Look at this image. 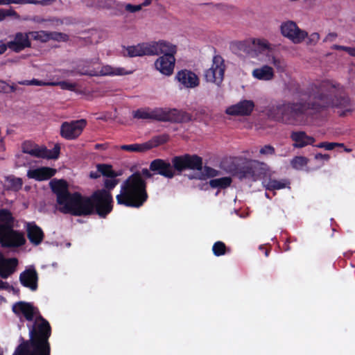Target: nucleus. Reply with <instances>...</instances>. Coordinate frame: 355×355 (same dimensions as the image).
<instances>
[{
	"label": "nucleus",
	"instance_id": "9d476101",
	"mask_svg": "<svg viewBox=\"0 0 355 355\" xmlns=\"http://www.w3.org/2000/svg\"><path fill=\"white\" fill-rule=\"evenodd\" d=\"M60 146L56 144L52 150L39 146L31 141H26L22 145V153L35 157L57 159L60 154Z\"/></svg>",
	"mask_w": 355,
	"mask_h": 355
},
{
	"label": "nucleus",
	"instance_id": "7c9ffc66",
	"mask_svg": "<svg viewBox=\"0 0 355 355\" xmlns=\"http://www.w3.org/2000/svg\"><path fill=\"white\" fill-rule=\"evenodd\" d=\"M123 54L131 58L147 55L146 42L126 47Z\"/></svg>",
	"mask_w": 355,
	"mask_h": 355
},
{
	"label": "nucleus",
	"instance_id": "864d4df0",
	"mask_svg": "<svg viewBox=\"0 0 355 355\" xmlns=\"http://www.w3.org/2000/svg\"><path fill=\"white\" fill-rule=\"evenodd\" d=\"M26 0H0V6L1 5H9L11 3H17L19 4L21 2H26Z\"/></svg>",
	"mask_w": 355,
	"mask_h": 355
},
{
	"label": "nucleus",
	"instance_id": "a19ab883",
	"mask_svg": "<svg viewBox=\"0 0 355 355\" xmlns=\"http://www.w3.org/2000/svg\"><path fill=\"white\" fill-rule=\"evenodd\" d=\"M159 41L146 42L147 55H159Z\"/></svg>",
	"mask_w": 355,
	"mask_h": 355
},
{
	"label": "nucleus",
	"instance_id": "a878e982",
	"mask_svg": "<svg viewBox=\"0 0 355 355\" xmlns=\"http://www.w3.org/2000/svg\"><path fill=\"white\" fill-rule=\"evenodd\" d=\"M18 261L15 258L6 259L0 253V276L7 278L12 274L17 266Z\"/></svg>",
	"mask_w": 355,
	"mask_h": 355
},
{
	"label": "nucleus",
	"instance_id": "b1692460",
	"mask_svg": "<svg viewBox=\"0 0 355 355\" xmlns=\"http://www.w3.org/2000/svg\"><path fill=\"white\" fill-rule=\"evenodd\" d=\"M291 139L293 141V146L296 148H302L309 145H313L315 139L309 136L304 131H293L291 133Z\"/></svg>",
	"mask_w": 355,
	"mask_h": 355
},
{
	"label": "nucleus",
	"instance_id": "6e6d98bb",
	"mask_svg": "<svg viewBox=\"0 0 355 355\" xmlns=\"http://www.w3.org/2000/svg\"><path fill=\"white\" fill-rule=\"evenodd\" d=\"M337 37L336 33H329L324 39V42H333Z\"/></svg>",
	"mask_w": 355,
	"mask_h": 355
},
{
	"label": "nucleus",
	"instance_id": "412c9836",
	"mask_svg": "<svg viewBox=\"0 0 355 355\" xmlns=\"http://www.w3.org/2000/svg\"><path fill=\"white\" fill-rule=\"evenodd\" d=\"M262 184L266 190L275 191L289 188L290 182L286 179H275L267 171L263 177Z\"/></svg>",
	"mask_w": 355,
	"mask_h": 355
},
{
	"label": "nucleus",
	"instance_id": "4468645a",
	"mask_svg": "<svg viewBox=\"0 0 355 355\" xmlns=\"http://www.w3.org/2000/svg\"><path fill=\"white\" fill-rule=\"evenodd\" d=\"M172 163L175 169L182 171L185 169L201 170L202 166V159L197 155H186L180 157H175L173 159Z\"/></svg>",
	"mask_w": 355,
	"mask_h": 355
},
{
	"label": "nucleus",
	"instance_id": "c85d7f7f",
	"mask_svg": "<svg viewBox=\"0 0 355 355\" xmlns=\"http://www.w3.org/2000/svg\"><path fill=\"white\" fill-rule=\"evenodd\" d=\"M252 76L255 79L259 80L269 81L273 79L275 73L273 69L268 65H263L261 67L254 69L252 72Z\"/></svg>",
	"mask_w": 355,
	"mask_h": 355
},
{
	"label": "nucleus",
	"instance_id": "3c124183",
	"mask_svg": "<svg viewBox=\"0 0 355 355\" xmlns=\"http://www.w3.org/2000/svg\"><path fill=\"white\" fill-rule=\"evenodd\" d=\"M204 172L207 176L213 178L218 175V171L210 167H205Z\"/></svg>",
	"mask_w": 355,
	"mask_h": 355
},
{
	"label": "nucleus",
	"instance_id": "1a4fd4ad",
	"mask_svg": "<svg viewBox=\"0 0 355 355\" xmlns=\"http://www.w3.org/2000/svg\"><path fill=\"white\" fill-rule=\"evenodd\" d=\"M225 71V65L223 58L220 55H215L210 67L205 71V79L208 83L220 86L224 79Z\"/></svg>",
	"mask_w": 355,
	"mask_h": 355
},
{
	"label": "nucleus",
	"instance_id": "5701e85b",
	"mask_svg": "<svg viewBox=\"0 0 355 355\" xmlns=\"http://www.w3.org/2000/svg\"><path fill=\"white\" fill-rule=\"evenodd\" d=\"M150 169L155 173L168 178L174 176L175 173L173 166L169 162L162 159H155L150 165Z\"/></svg>",
	"mask_w": 355,
	"mask_h": 355
},
{
	"label": "nucleus",
	"instance_id": "393cba45",
	"mask_svg": "<svg viewBox=\"0 0 355 355\" xmlns=\"http://www.w3.org/2000/svg\"><path fill=\"white\" fill-rule=\"evenodd\" d=\"M24 227L30 241L36 245H39L44 238V233L42 229L34 222H26Z\"/></svg>",
	"mask_w": 355,
	"mask_h": 355
},
{
	"label": "nucleus",
	"instance_id": "f8f14e48",
	"mask_svg": "<svg viewBox=\"0 0 355 355\" xmlns=\"http://www.w3.org/2000/svg\"><path fill=\"white\" fill-rule=\"evenodd\" d=\"M281 33L284 37L291 40L293 44H301L308 37V33L300 28L295 22L286 21L280 26Z\"/></svg>",
	"mask_w": 355,
	"mask_h": 355
},
{
	"label": "nucleus",
	"instance_id": "72a5a7b5",
	"mask_svg": "<svg viewBox=\"0 0 355 355\" xmlns=\"http://www.w3.org/2000/svg\"><path fill=\"white\" fill-rule=\"evenodd\" d=\"M159 55H175L177 51L175 45L166 40H159Z\"/></svg>",
	"mask_w": 355,
	"mask_h": 355
},
{
	"label": "nucleus",
	"instance_id": "79ce46f5",
	"mask_svg": "<svg viewBox=\"0 0 355 355\" xmlns=\"http://www.w3.org/2000/svg\"><path fill=\"white\" fill-rule=\"evenodd\" d=\"M59 85L61 89L69 91H74L76 84L69 81L51 82V86Z\"/></svg>",
	"mask_w": 355,
	"mask_h": 355
},
{
	"label": "nucleus",
	"instance_id": "2eb2a0df",
	"mask_svg": "<svg viewBox=\"0 0 355 355\" xmlns=\"http://www.w3.org/2000/svg\"><path fill=\"white\" fill-rule=\"evenodd\" d=\"M86 124L85 119L64 122L60 127V135L66 139H75L80 135Z\"/></svg>",
	"mask_w": 355,
	"mask_h": 355
},
{
	"label": "nucleus",
	"instance_id": "8fccbe9b",
	"mask_svg": "<svg viewBox=\"0 0 355 355\" xmlns=\"http://www.w3.org/2000/svg\"><path fill=\"white\" fill-rule=\"evenodd\" d=\"M26 2H21L19 4H26V3H31V4H40L42 6H49L53 3L55 0H41V1H37V0H26Z\"/></svg>",
	"mask_w": 355,
	"mask_h": 355
},
{
	"label": "nucleus",
	"instance_id": "69168bd1",
	"mask_svg": "<svg viewBox=\"0 0 355 355\" xmlns=\"http://www.w3.org/2000/svg\"><path fill=\"white\" fill-rule=\"evenodd\" d=\"M350 55L355 57V47L352 48V51Z\"/></svg>",
	"mask_w": 355,
	"mask_h": 355
},
{
	"label": "nucleus",
	"instance_id": "e433bc0d",
	"mask_svg": "<svg viewBox=\"0 0 355 355\" xmlns=\"http://www.w3.org/2000/svg\"><path fill=\"white\" fill-rule=\"evenodd\" d=\"M28 33L29 37L31 36L34 40L40 41L42 42H46L52 37L51 34L44 31H30Z\"/></svg>",
	"mask_w": 355,
	"mask_h": 355
},
{
	"label": "nucleus",
	"instance_id": "ea45409f",
	"mask_svg": "<svg viewBox=\"0 0 355 355\" xmlns=\"http://www.w3.org/2000/svg\"><path fill=\"white\" fill-rule=\"evenodd\" d=\"M212 251L216 257L224 255L226 252V245L222 241H217L213 245Z\"/></svg>",
	"mask_w": 355,
	"mask_h": 355
},
{
	"label": "nucleus",
	"instance_id": "4be33fe9",
	"mask_svg": "<svg viewBox=\"0 0 355 355\" xmlns=\"http://www.w3.org/2000/svg\"><path fill=\"white\" fill-rule=\"evenodd\" d=\"M254 107L253 101L243 100L227 107L226 113L229 115H249L252 112Z\"/></svg>",
	"mask_w": 355,
	"mask_h": 355
},
{
	"label": "nucleus",
	"instance_id": "5fc2aeb1",
	"mask_svg": "<svg viewBox=\"0 0 355 355\" xmlns=\"http://www.w3.org/2000/svg\"><path fill=\"white\" fill-rule=\"evenodd\" d=\"M320 39V35L318 33H313L309 37L310 44H315Z\"/></svg>",
	"mask_w": 355,
	"mask_h": 355
},
{
	"label": "nucleus",
	"instance_id": "4d7b16f0",
	"mask_svg": "<svg viewBox=\"0 0 355 355\" xmlns=\"http://www.w3.org/2000/svg\"><path fill=\"white\" fill-rule=\"evenodd\" d=\"M330 157L329 155L327 154H321V153H318L315 155V159H322L324 161H328Z\"/></svg>",
	"mask_w": 355,
	"mask_h": 355
},
{
	"label": "nucleus",
	"instance_id": "bf43d9fd",
	"mask_svg": "<svg viewBox=\"0 0 355 355\" xmlns=\"http://www.w3.org/2000/svg\"><path fill=\"white\" fill-rule=\"evenodd\" d=\"M152 3V0H144L140 5L143 7L148 6Z\"/></svg>",
	"mask_w": 355,
	"mask_h": 355
},
{
	"label": "nucleus",
	"instance_id": "603ef678",
	"mask_svg": "<svg viewBox=\"0 0 355 355\" xmlns=\"http://www.w3.org/2000/svg\"><path fill=\"white\" fill-rule=\"evenodd\" d=\"M31 85H37V86H46V85H51V82H46L42 80H39L37 79H32L31 80Z\"/></svg>",
	"mask_w": 355,
	"mask_h": 355
},
{
	"label": "nucleus",
	"instance_id": "f704fd0d",
	"mask_svg": "<svg viewBox=\"0 0 355 355\" xmlns=\"http://www.w3.org/2000/svg\"><path fill=\"white\" fill-rule=\"evenodd\" d=\"M120 148L123 150L129 152L144 153L149 150V145L146 143L142 144H132L129 145H123Z\"/></svg>",
	"mask_w": 355,
	"mask_h": 355
},
{
	"label": "nucleus",
	"instance_id": "aec40b11",
	"mask_svg": "<svg viewBox=\"0 0 355 355\" xmlns=\"http://www.w3.org/2000/svg\"><path fill=\"white\" fill-rule=\"evenodd\" d=\"M19 281L21 284L32 291H35L37 288L38 276L33 266L27 268L19 275Z\"/></svg>",
	"mask_w": 355,
	"mask_h": 355
},
{
	"label": "nucleus",
	"instance_id": "a18cd8bd",
	"mask_svg": "<svg viewBox=\"0 0 355 355\" xmlns=\"http://www.w3.org/2000/svg\"><path fill=\"white\" fill-rule=\"evenodd\" d=\"M317 148H324L327 150H331L336 146L344 147V144L335 142H321L315 146Z\"/></svg>",
	"mask_w": 355,
	"mask_h": 355
},
{
	"label": "nucleus",
	"instance_id": "ddd939ff",
	"mask_svg": "<svg viewBox=\"0 0 355 355\" xmlns=\"http://www.w3.org/2000/svg\"><path fill=\"white\" fill-rule=\"evenodd\" d=\"M26 239L24 234L13 230L12 227L7 229L0 225V243L6 247H18L24 245Z\"/></svg>",
	"mask_w": 355,
	"mask_h": 355
},
{
	"label": "nucleus",
	"instance_id": "6ab92c4d",
	"mask_svg": "<svg viewBox=\"0 0 355 355\" xmlns=\"http://www.w3.org/2000/svg\"><path fill=\"white\" fill-rule=\"evenodd\" d=\"M175 62L174 55H162L155 62V67L162 74L169 76L173 73Z\"/></svg>",
	"mask_w": 355,
	"mask_h": 355
},
{
	"label": "nucleus",
	"instance_id": "423d86ee",
	"mask_svg": "<svg viewBox=\"0 0 355 355\" xmlns=\"http://www.w3.org/2000/svg\"><path fill=\"white\" fill-rule=\"evenodd\" d=\"M304 114H310L309 101L306 103H278L271 105L268 110L270 118L288 124H297V118Z\"/></svg>",
	"mask_w": 355,
	"mask_h": 355
},
{
	"label": "nucleus",
	"instance_id": "2f4dec72",
	"mask_svg": "<svg viewBox=\"0 0 355 355\" xmlns=\"http://www.w3.org/2000/svg\"><path fill=\"white\" fill-rule=\"evenodd\" d=\"M22 180L13 175H8L5 178L3 187L7 190L18 191L22 187Z\"/></svg>",
	"mask_w": 355,
	"mask_h": 355
},
{
	"label": "nucleus",
	"instance_id": "7ed1b4c3",
	"mask_svg": "<svg viewBox=\"0 0 355 355\" xmlns=\"http://www.w3.org/2000/svg\"><path fill=\"white\" fill-rule=\"evenodd\" d=\"M340 90L339 85H336L330 80H324L312 86L307 96L305 95L302 100L309 101L310 114L329 107H334L339 109L340 115H345L351 112L354 107L348 97L338 96Z\"/></svg>",
	"mask_w": 355,
	"mask_h": 355
},
{
	"label": "nucleus",
	"instance_id": "338daca9",
	"mask_svg": "<svg viewBox=\"0 0 355 355\" xmlns=\"http://www.w3.org/2000/svg\"><path fill=\"white\" fill-rule=\"evenodd\" d=\"M344 150H345V152H347V153H349V152H351V151H352V150H351L350 148H344Z\"/></svg>",
	"mask_w": 355,
	"mask_h": 355
},
{
	"label": "nucleus",
	"instance_id": "f3484780",
	"mask_svg": "<svg viewBox=\"0 0 355 355\" xmlns=\"http://www.w3.org/2000/svg\"><path fill=\"white\" fill-rule=\"evenodd\" d=\"M175 80L181 88L193 89L200 84L198 76L194 72L187 69L179 71L175 75Z\"/></svg>",
	"mask_w": 355,
	"mask_h": 355
},
{
	"label": "nucleus",
	"instance_id": "13d9d810",
	"mask_svg": "<svg viewBox=\"0 0 355 355\" xmlns=\"http://www.w3.org/2000/svg\"><path fill=\"white\" fill-rule=\"evenodd\" d=\"M8 49H9L8 42L7 43H1L0 44V54L4 53Z\"/></svg>",
	"mask_w": 355,
	"mask_h": 355
},
{
	"label": "nucleus",
	"instance_id": "e2e57ef3",
	"mask_svg": "<svg viewBox=\"0 0 355 355\" xmlns=\"http://www.w3.org/2000/svg\"><path fill=\"white\" fill-rule=\"evenodd\" d=\"M352 48H353V47L345 46V48H344V50H343V51H346V52H347L349 55H351V53H352Z\"/></svg>",
	"mask_w": 355,
	"mask_h": 355
},
{
	"label": "nucleus",
	"instance_id": "bb28decb",
	"mask_svg": "<svg viewBox=\"0 0 355 355\" xmlns=\"http://www.w3.org/2000/svg\"><path fill=\"white\" fill-rule=\"evenodd\" d=\"M56 170L50 167H40L33 169H29L27 172V176L29 178L37 181L46 180L53 177Z\"/></svg>",
	"mask_w": 355,
	"mask_h": 355
},
{
	"label": "nucleus",
	"instance_id": "cd10ccee",
	"mask_svg": "<svg viewBox=\"0 0 355 355\" xmlns=\"http://www.w3.org/2000/svg\"><path fill=\"white\" fill-rule=\"evenodd\" d=\"M98 170L101 173L107 177L104 181L106 189L111 190L117 185L119 180L116 179V174L110 166L107 165H98Z\"/></svg>",
	"mask_w": 355,
	"mask_h": 355
},
{
	"label": "nucleus",
	"instance_id": "052dcab7",
	"mask_svg": "<svg viewBox=\"0 0 355 355\" xmlns=\"http://www.w3.org/2000/svg\"><path fill=\"white\" fill-rule=\"evenodd\" d=\"M18 83H19V85H31V80H23V81H19Z\"/></svg>",
	"mask_w": 355,
	"mask_h": 355
},
{
	"label": "nucleus",
	"instance_id": "09e8293b",
	"mask_svg": "<svg viewBox=\"0 0 355 355\" xmlns=\"http://www.w3.org/2000/svg\"><path fill=\"white\" fill-rule=\"evenodd\" d=\"M29 164V162L27 159V155L21 153V154L17 155L16 158V165L17 166H21Z\"/></svg>",
	"mask_w": 355,
	"mask_h": 355
},
{
	"label": "nucleus",
	"instance_id": "39448f33",
	"mask_svg": "<svg viewBox=\"0 0 355 355\" xmlns=\"http://www.w3.org/2000/svg\"><path fill=\"white\" fill-rule=\"evenodd\" d=\"M231 51L236 55L243 53L263 62L268 60L272 48L264 38L250 37L242 41H234L230 44Z\"/></svg>",
	"mask_w": 355,
	"mask_h": 355
},
{
	"label": "nucleus",
	"instance_id": "58836bf2",
	"mask_svg": "<svg viewBox=\"0 0 355 355\" xmlns=\"http://www.w3.org/2000/svg\"><path fill=\"white\" fill-rule=\"evenodd\" d=\"M168 139V137L166 135H162L157 137H155L151 140L145 142L146 144L149 145V150L155 148L160 144L166 143Z\"/></svg>",
	"mask_w": 355,
	"mask_h": 355
},
{
	"label": "nucleus",
	"instance_id": "c9c22d12",
	"mask_svg": "<svg viewBox=\"0 0 355 355\" xmlns=\"http://www.w3.org/2000/svg\"><path fill=\"white\" fill-rule=\"evenodd\" d=\"M232 183L230 177H223L220 178L213 179L209 181V184L212 188L225 189L229 187Z\"/></svg>",
	"mask_w": 355,
	"mask_h": 355
},
{
	"label": "nucleus",
	"instance_id": "680f3d73",
	"mask_svg": "<svg viewBox=\"0 0 355 355\" xmlns=\"http://www.w3.org/2000/svg\"><path fill=\"white\" fill-rule=\"evenodd\" d=\"M344 48H345V46H340V45H334L332 46V49H336V50H344Z\"/></svg>",
	"mask_w": 355,
	"mask_h": 355
},
{
	"label": "nucleus",
	"instance_id": "774afa93",
	"mask_svg": "<svg viewBox=\"0 0 355 355\" xmlns=\"http://www.w3.org/2000/svg\"><path fill=\"white\" fill-rule=\"evenodd\" d=\"M58 35L59 36V37H60V39H64V37H65V35H62V34H60V33H59Z\"/></svg>",
	"mask_w": 355,
	"mask_h": 355
},
{
	"label": "nucleus",
	"instance_id": "0e129e2a",
	"mask_svg": "<svg viewBox=\"0 0 355 355\" xmlns=\"http://www.w3.org/2000/svg\"><path fill=\"white\" fill-rule=\"evenodd\" d=\"M90 177H91L92 178H97L98 177V175L97 173H92H92H90Z\"/></svg>",
	"mask_w": 355,
	"mask_h": 355
},
{
	"label": "nucleus",
	"instance_id": "f257e3e1",
	"mask_svg": "<svg viewBox=\"0 0 355 355\" xmlns=\"http://www.w3.org/2000/svg\"><path fill=\"white\" fill-rule=\"evenodd\" d=\"M50 186L57 198V209L62 213L74 216L87 215L95 209L101 217H105L112 210L113 199L110 191L98 190L91 198L75 192L71 193L62 180H53Z\"/></svg>",
	"mask_w": 355,
	"mask_h": 355
},
{
	"label": "nucleus",
	"instance_id": "6e6552de",
	"mask_svg": "<svg viewBox=\"0 0 355 355\" xmlns=\"http://www.w3.org/2000/svg\"><path fill=\"white\" fill-rule=\"evenodd\" d=\"M268 166L266 164L256 160H252L244 165L239 171V177L241 180L245 179L249 181L256 182L264 176Z\"/></svg>",
	"mask_w": 355,
	"mask_h": 355
},
{
	"label": "nucleus",
	"instance_id": "c756f323",
	"mask_svg": "<svg viewBox=\"0 0 355 355\" xmlns=\"http://www.w3.org/2000/svg\"><path fill=\"white\" fill-rule=\"evenodd\" d=\"M133 116L141 119H155L159 121L160 108L156 109H139L133 112Z\"/></svg>",
	"mask_w": 355,
	"mask_h": 355
},
{
	"label": "nucleus",
	"instance_id": "dca6fc26",
	"mask_svg": "<svg viewBox=\"0 0 355 355\" xmlns=\"http://www.w3.org/2000/svg\"><path fill=\"white\" fill-rule=\"evenodd\" d=\"M191 120V116L189 113L177 109L160 108L159 121H170L173 123H185Z\"/></svg>",
	"mask_w": 355,
	"mask_h": 355
},
{
	"label": "nucleus",
	"instance_id": "20e7f679",
	"mask_svg": "<svg viewBox=\"0 0 355 355\" xmlns=\"http://www.w3.org/2000/svg\"><path fill=\"white\" fill-rule=\"evenodd\" d=\"M150 177L148 168L133 173L121 184L120 193L116 196L117 203L136 208L142 206L148 199L146 180Z\"/></svg>",
	"mask_w": 355,
	"mask_h": 355
},
{
	"label": "nucleus",
	"instance_id": "0eeeda50",
	"mask_svg": "<svg viewBox=\"0 0 355 355\" xmlns=\"http://www.w3.org/2000/svg\"><path fill=\"white\" fill-rule=\"evenodd\" d=\"M99 58L96 57L90 60L81 61L75 71H71V74L88 75L91 76H114L130 74L131 71H128L123 67H112L111 65H103L100 69L92 68V65L98 64Z\"/></svg>",
	"mask_w": 355,
	"mask_h": 355
},
{
	"label": "nucleus",
	"instance_id": "c03bdc74",
	"mask_svg": "<svg viewBox=\"0 0 355 355\" xmlns=\"http://www.w3.org/2000/svg\"><path fill=\"white\" fill-rule=\"evenodd\" d=\"M263 62H269L272 64L277 69L279 70H284L285 64L284 63L279 59L275 58L272 55V53L270 54V58H268V60L264 61Z\"/></svg>",
	"mask_w": 355,
	"mask_h": 355
},
{
	"label": "nucleus",
	"instance_id": "de8ad7c7",
	"mask_svg": "<svg viewBox=\"0 0 355 355\" xmlns=\"http://www.w3.org/2000/svg\"><path fill=\"white\" fill-rule=\"evenodd\" d=\"M275 153V150L274 147L270 145H266L259 150L260 155L263 156L272 155Z\"/></svg>",
	"mask_w": 355,
	"mask_h": 355
},
{
	"label": "nucleus",
	"instance_id": "a211bd4d",
	"mask_svg": "<svg viewBox=\"0 0 355 355\" xmlns=\"http://www.w3.org/2000/svg\"><path fill=\"white\" fill-rule=\"evenodd\" d=\"M8 41L9 49L19 53L26 48L31 46V41L28 33L17 32L14 35L10 36Z\"/></svg>",
	"mask_w": 355,
	"mask_h": 355
},
{
	"label": "nucleus",
	"instance_id": "9b49d317",
	"mask_svg": "<svg viewBox=\"0 0 355 355\" xmlns=\"http://www.w3.org/2000/svg\"><path fill=\"white\" fill-rule=\"evenodd\" d=\"M85 3L89 6H96L102 8L114 9L119 12L125 10L129 13H135L142 9L140 4L132 5L130 3H123L117 2L114 0H84Z\"/></svg>",
	"mask_w": 355,
	"mask_h": 355
},
{
	"label": "nucleus",
	"instance_id": "37998d69",
	"mask_svg": "<svg viewBox=\"0 0 355 355\" xmlns=\"http://www.w3.org/2000/svg\"><path fill=\"white\" fill-rule=\"evenodd\" d=\"M14 17L16 19L19 18V15L12 8L0 9V21H2L6 17Z\"/></svg>",
	"mask_w": 355,
	"mask_h": 355
},
{
	"label": "nucleus",
	"instance_id": "49530a36",
	"mask_svg": "<svg viewBox=\"0 0 355 355\" xmlns=\"http://www.w3.org/2000/svg\"><path fill=\"white\" fill-rule=\"evenodd\" d=\"M16 90L14 85H10L4 80H0V92L9 93Z\"/></svg>",
	"mask_w": 355,
	"mask_h": 355
},
{
	"label": "nucleus",
	"instance_id": "4c0bfd02",
	"mask_svg": "<svg viewBox=\"0 0 355 355\" xmlns=\"http://www.w3.org/2000/svg\"><path fill=\"white\" fill-rule=\"evenodd\" d=\"M308 159L303 156H296L291 162V164L296 170H302L306 166Z\"/></svg>",
	"mask_w": 355,
	"mask_h": 355
},
{
	"label": "nucleus",
	"instance_id": "f03ea898",
	"mask_svg": "<svg viewBox=\"0 0 355 355\" xmlns=\"http://www.w3.org/2000/svg\"><path fill=\"white\" fill-rule=\"evenodd\" d=\"M13 311L20 318L33 323L28 324L29 340L24 341L17 347L13 355H50L51 348L48 341L51 336L49 323L38 315L37 309L31 304L24 302L15 303Z\"/></svg>",
	"mask_w": 355,
	"mask_h": 355
},
{
	"label": "nucleus",
	"instance_id": "473e14b6",
	"mask_svg": "<svg viewBox=\"0 0 355 355\" xmlns=\"http://www.w3.org/2000/svg\"><path fill=\"white\" fill-rule=\"evenodd\" d=\"M14 217L12 213L6 209H0V225L3 226V228L7 229L9 227H13Z\"/></svg>",
	"mask_w": 355,
	"mask_h": 355
}]
</instances>
